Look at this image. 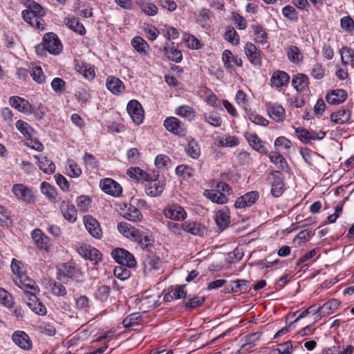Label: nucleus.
I'll use <instances>...</instances> for the list:
<instances>
[{"label":"nucleus","instance_id":"nucleus-10","mask_svg":"<svg viewBox=\"0 0 354 354\" xmlns=\"http://www.w3.org/2000/svg\"><path fill=\"white\" fill-rule=\"evenodd\" d=\"M36 294H26V296H24V299L26 302L27 306L34 313L39 315H44L46 314V308L39 301Z\"/></svg>","mask_w":354,"mask_h":354},{"label":"nucleus","instance_id":"nucleus-25","mask_svg":"<svg viewBox=\"0 0 354 354\" xmlns=\"http://www.w3.org/2000/svg\"><path fill=\"white\" fill-rule=\"evenodd\" d=\"M184 231L189 232L194 235L203 236L206 232L205 227L196 222H184L183 223Z\"/></svg>","mask_w":354,"mask_h":354},{"label":"nucleus","instance_id":"nucleus-4","mask_svg":"<svg viewBox=\"0 0 354 354\" xmlns=\"http://www.w3.org/2000/svg\"><path fill=\"white\" fill-rule=\"evenodd\" d=\"M165 129L179 137H184L187 133V127L179 119L175 117H168L164 121Z\"/></svg>","mask_w":354,"mask_h":354},{"label":"nucleus","instance_id":"nucleus-63","mask_svg":"<svg viewBox=\"0 0 354 354\" xmlns=\"http://www.w3.org/2000/svg\"><path fill=\"white\" fill-rule=\"evenodd\" d=\"M193 173L194 169L192 168L184 165H179L176 168V174L179 176H183L184 178L192 176Z\"/></svg>","mask_w":354,"mask_h":354},{"label":"nucleus","instance_id":"nucleus-3","mask_svg":"<svg viewBox=\"0 0 354 354\" xmlns=\"http://www.w3.org/2000/svg\"><path fill=\"white\" fill-rule=\"evenodd\" d=\"M113 259L122 266L133 268L136 265V261L133 254L123 248H116L111 252Z\"/></svg>","mask_w":354,"mask_h":354},{"label":"nucleus","instance_id":"nucleus-61","mask_svg":"<svg viewBox=\"0 0 354 354\" xmlns=\"http://www.w3.org/2000/svg\"><path fill=\"white\" fill-rule=\"evenodd\" d=\"M228 30L225 34V38L232 45H238L239 44V36L234 28L228 27Z\"/></svg>","mask_w":354,"mask_h":354},{"label":"nucleus","instance_id":"nucleus-31","mask_svg":"<svg viewBox=\"0 0 354 354\" xmlns=\"http://www.w3.org/2000/svg\"><path fill=\"white\" fill-rule=\"evenodd\" d=\"M292 85L297 91L302 92L308 86V77L304 74L299 73L292 78Z\"/></svg>","mask_w":354,"mask_h":354},{"label":"nucleus","instance_id":"nucleus-42","mask_svg":"<svg viewBox=\"0 0 354 354\" xmlns=\"http://www.w3.org/2000/svg\"><path fill=\"white\" fill-rule=\"evenodd\" d=\"M66 25L71 30L81 35H84L86 32L84 26L75 17L66 19Z\"/></svg>","mask_w":354,"mask_h":354},{"label":"nucleus","instance_id":"nucleus-17","mask_svg":"<svg viewBox=\"0 0 354 354\" xmlns=\"http://www.w3.org/2000/svg\"><path fill=\"white\" fill-rule=\"evenodd\" d=\"M12 191L18 199L27 203H30L32 201V192L24 185L15 184L12 187Z\"/></svg>","mask_w":354,"mask_h":354},{"label":"nucleus","instance_id":"nucleus-8","mask_svg":"<svg viewBox=\"0 0 354 354\" xmlns=\"http://www.w3.org/2000/svg\"><path fill=\"white\" fill-rule=\"evenodd\" d=\"M43 41L46 46L47 51L53 55H58L62 50V44L58 37L53 32L44 35Z\"/></svg>","mask_w":354,"mask_h":354},{"label":"nucleus","instance_id":"nucleus-21","mask_svg":"<svg viewBox=\"0 0 354 354\" xmlns=\"http://www.w3.org/2000/svg\"><path fill=\"white\" fill-rule=\"evenodd\" d=\"M267 111L270 117L276 122H282L285 118V109L281 105L269 102Z\"/></svg>","mask_w":354,"mask_h":354},{"label":"nucleus","instance_id":"nucleus-7","mask_svg":"<svg viewBox=\"0 0 354 354\" xmlns=\"http://www.w3.org/2000/svg\"><path fill=\"white\" fill-rule=\"evenodd\" d=\"M15 284L19 286L26 294H34L39 292V288L34 280L28 278L26 274L24 276L16 277L14 279Z\"/></svg>","mask_w":354,"mask_h":354},{"label":"nucleus","instance_id":"nucleus-45","mask_svg":"<svg viewBox=\"0 0 354 354\" xmlns=\"http://www.w3.org/2000/svg\"><path fill=\"white\" fill-rule=\"evenodd\" d=\"M342 64L346 65L351 64L354 65V50L348 47H343L340 50Z\"/></svg>","mask_w":354,"mask_h":354},{"label":"nucleus","instance_id":"nucleus-44","mask_svg":"<svg viewBox=\"0 0 354 354\" xmlns=\"http://www.w3.org/2000/svg\"><path fill=\"white\" fill-rule=\"evenodd\" d=\"M164 53L169 59L176 63L180 62L183 59L181 52L174 47H165Z\"/></svg>","mask_w":354,"mask_h":354},{"label":"nucleus","instance_id":"nucleus-64","mask_svg":"<svg viewBox=\"0 0 354 354\" xmlns=\"http://www.w3.org/2000/svg\"><path fill=\"white\" fill-rule=\"evenodd\" d=\"M65 82L59 77L54 78L51 82V87L57 93H63L65 89Z\"/></svg>","mask_w":354,"mask_h":354},{"label":"nucleus","instance_id":"nucleus-20","mask_svg":"<svg viewBox=\"0 0 354 354\" xmlns=\"http://www.w3.org/2000/svg\"><path fill=\"white\" fill-rule=\"evenodd\" d=\"M79 270L77 269L73 263H66L62 264L58 268V277L60 280L64 278H74L77 277Z\"/></svg>","mask_w":354,"mask_h":354},{"label":"nucleus","instance_id":"nucleus-15","mask_svg":"<svg viewBox=\"0 0 354 354\" xmlns=\"http://www.w3.org/2000/svg\"><path fill=\"white\" fill-rule=\"evenodd\" d=\"M9 104L23 113H31L32 106L28 100L19 96H12L9 99Z\"/></svg>","mask_w":354,"mask_h":354},{"label":"nucleus","instance_id":"nucleus-12","mask_svg":"<svg viewBox=\"0 0 354 354\" xmlns=\"http://www.w3.org/2000/svg\"><path fill=\"white\" fill-rule=\"evenodd\" d=\"M78 254L82 257L95 261L97 263L102 259L100 251L90 245L83 244L77 249Z\"/></svg>","mask_w":354,"mask_h":354},{"label":"nucleus","instance_id":"nucleus-34","mask_svg":"<svg viewBox=\"0 0 354 354\" xmlns=\"http://www.w3.org/2000/svg\"><path fill=\"white\" fill-rule=\"evenodd\" d=\"M133 240L137 241L139 245L145 250H149L154 242L151 235L146 234L140 231L138 236H136Z\"/></svg>","mask_w":354,"mask_h":354},{"label":"nucleus","instance_id":"nucleus-49","mask_svg":"<svg viewBox=\"0 0 354 354\" xmlns=\"http://www.w3.org/2000/svg\"><path fill=\"white\" fill-rule=\"evenodd\" d=\"M138 5L141 10L149 16H154L158 13V9L154 3L142 1L138 3Z\"/></svg>","mask_w":354,"mask_h":354},{"label":"nucleus","instance_id":"nucleus-27","mask_svg":"<svg viewBox=\"0 0 354 354\" xmlns=\"http://www.w3.org/2000/svg\"><path fill=\"white\" fill-rule=\"evenodd\" d=\"M22 17L24 20L30 24L32 27L37 29H44V21L42 19L37 18V17L29 10H25L22 12Z\"/></svg>","mask_w":354,"mask_h":354},{"label":"nucleus","instance_id":"nucleus-13","mask_svg":"<svg viewBox=\"0 0 354 354\" xmlns=\"http://www.w3.org/2000/svg\"><path fill=\"white\" fill-rule=\"evenodd\" d=\"M59 203V209L64 218L70 223H74L77 220V210L75 206L68 201L62 198Z\"/></svg>","mask_w":354,"mask_h":354},{"label":"nucleus","instance_id":"nucleus-37","mask_svg":"<svg viewBox=\"0 0 354 354\" xmlns=\"http://www.w3.org/2000/svg\"><path fill=\"white\" fill-rule=\"evenodd\" d=\"M223 60L224 62V64L226 68L230 69L232 66V62L236 64L238 66H242V60L241 58H238L237 57H234L232 53L228 50H225L223 53Z\"/></svg>","mask_w":354,"mask_h":354},{"label":"nucleus","instance_id":"nucleus-47","mask_svg":"<svg viewBox=\"0 0 354 354\" xmlns=\"http://www.w3.org/2000/svg\"><path fill=\"white\" fill-rule=\"evenodd\" d=\"M246 138L250 145L256 151L262 152L263 151V142L259 137L254 133H247Z\"/></svg>","mask_w":354,"mask_h":354},{"label":"nucleus","instance_id":"nucleus-62","mask_svg":"<svg viewBox=\"0 0 354 354\" xmlns=\"http://www.w3.org/2000/svg\"><path fill=\"white\" fill-rule=\"evenodd\" d=\"M187 297L189 298V300L185 304L186 309L195 308L198 306H201L205 301L204 297H194L192 298H191L189 297Z\"/></svg>","mask_w":354,"mask_h":354},{"label":"nucleus","instance_id":"nucleus-1","mask_svg":"<svg viewBox=\"0 0 354 354\" xmlns=\"http://www.w3.org/2000/svg\"><path fill=\"white\" fill-rule=\"evenodd\" d=\"M158 175L150 177L145 186V191L147 196L150 197H158L163 192L166 183L165 180L158 179Z\"/></svg>","mask_w":354,"mask_h":354},{"label":"nucleus","instance_id":"nucleus-5","mask_svg":"<svg viewBox=\"0 0 354 354\" xmlns=\"http://www.w3.org/2000/svg\"><path fill=\"white\" fill-rule=\"evenodd\" d=\"M295 131L299 140L306 145L310 144L313 140H320L326 136V133L322 131L318 132L310 131L301 127L295 128Z\"/></svg>","mask_w":354,"mask_h":354},{"label":"nucleus","instance_id":"nucleus-6","mask_svg":"<svg viewBox=\"0 0 354 354\" xmlns=\"http://www.w3.org/2000/svg\"><path fill=\"white\" fill-rule=\"evenodd\" d=\"M127 111L132 121L137 125L140 124L144 119V110L141 104L132 100L129 102L127 106Z\"/></svg>","mask_w":354,"mask_h":354},{"label":"nucleus","instance_id":"nucleus-56","mask_svg":"<svg viewBox=\"0 0 354 354\" xmlns=\"http://www.w3.org/2000/svg\"><path fill=\"white\" fill-rule=\"evenodd\" d=\"M204 120L213 127H220L222 124V119L216 113H205L203 114Z\"/></svg>","mask_w":354,"mask_h":354},{"label":"nucleus","instance_id":"nucleus-16","mask_svg":"<svg viewBox=\"0 0 354 354\" xmlns=\"http://www.w3.org/2000/svg\"><path fill=\"white\" fill-rule=\"evenodd\" d=\"M259 198V193L257 191H252L239 197L234 203L236 208H244L251 206Z\"/></svg>","mask_w":354,"mask_h":354},{"label":"nucleus","instance_id":"nucleus-30","mask_svg":"<svg viewBox=\"0 0 354 354\" xmlns=\"http://www.w3.org/2000/svg\"><path fill=\"white\" fill-rule=\"evenodd\" d=\"M215 222L221 230H224L230 223V215L227 209L219 210L216 213Z\"/></svg>","mask_w":354,"mask_h":354},{"label":"nucleus","instance_id":"nucleus-54","mask_svg":"<svg viewBox=\"0 0 354 354\" xmlns=\"http://www.w3.org/2000/svg\"><path fill=\"white\" fill-rule=\"evenodd\" d=\"M66 171L68 176L74 178L79 177L82 174L81 169L74 160L71 159L67 160Z\"/></svg>","mask_w":354,"mask_h":354},{"label":"nucleus","instance_id":"nucleus-55","mask_svg":"<svg viewBox=\"0 0 354 354\" xmlns=\"http://www.w3.org/2000/svg\"><path fill=\"white\" fill-rule=\"evenodd\" d=\"M187 153L192 158L196 159L200 156L201 149L196 142L192 140L185 147Z\"/></svg>","mask_w":354,"mask_h":354},{"label":"nucleus","instance_id":"nucleus-33","mask_svg":"<svg viewBox=\"0 0 354 354\" xmlns=\"http://www.w3.org/2000/svg\"><path fill=\"white\" fill-rule=\"evenodd\" d=\"M106 87L113 94H119L124 89L123 82L120 79L114 77H108Z\"/></svg>","mask_w":354,"mask_h":354},{"label":"nucleus","instance_id":"nucleus-39","mask_svg":"<svg viewBox=\"0 0 354 354\" xmlns=\"http://www.w3.org/2000/svg\"><path fill=\"white\" fill-rule=\"evenodd\" d=\"M287 55L290 61L294 64H298L303 59V55L296 46H290L288 48Z\"/></svg>","mask_w":354,"mask_h":354},{"label":"nucleus","instance_id":"nucleus-24","mask_svg":"<svg viewBox=\"0 0 354 354\" xmlns=\"http://www.w3.org/2000/svg\"><path fill=\"white\" fill-rule=\"evenodd\" d=\"M41 191L52 203H59L62 198L58 195L56 189L46 182L41 184Z\"/></svg>","mask_w":354,"mask_h":354},{"label":"nucleus","instance_id":"nucleus-57","mask_svg":"<svg viewBox=\"0 0 354 354\" xmlns=\"http://www.w3.org/2000/svg\"><path fill=\"white\" fill-rule=\"evenodd\" d=\"M0 303L8 308H12L14 305L12 295L2 288H0Z\"/></svg>","mask_w":354,"mask_h":354},{"label":"nucleus","instance_id":"nucleus-26","mask_svg":"<svg viewBox=\"0 0 354 354\" xmlns=\"http://www.w3.org/2000/svg\"><path fill=\"white\" fill-rule=\"evenodd\" d=\"M203 194L206 198L217 204H224L227 202V197L223 193H220V191L216 189H205Z\"/></svg>","mask_w":354,"mask_h":354},{"label":"nucleus","instance_id":"nucleus-14","mask_svg":"<svg viewBox=\"0 0 354 354\" xmlns=\"http://www.w3.org/2000/svg\"><path fill=\"white\" fill-rule=\"evenodd\" d=\"M102 189L113 196H119L122 194L121 185L111 178H105L100 183Z\"/></svg>","mask_w":354,"mask_h":354},{"label":"nucleus","instance_id":"nucleus-28","mask_svg":"<svg viewBox=\"0 0 354 354\" xmlns=\"http://www.w3.org/2000/svg\"><path fill=\"white\" fill-rule=\"evenodd\" d=\"M118 230L125 237L134 239L138 236L139 230L131 226L126 222H120L118 223Z\"/></svg>","mask_w":354,"mask_h":354},{"label":"nucleus","instance_id":"nucleus-46","mask_svg":"<svg viewBox=\"0 0 354 354\" xmlns=\"http://www.w3.org/2000/svg\"><path fill=\"white\" fill-rule=\"evenodd\" d=\"M131 44L139 53L146 54L149 45L147 41L140 37H136L131 41Z\"/></svg>","mask_w":354,"mask_h":354},{"label":"nucleus","instance_id":"nucleus-11","mask_svg":"<svg viewBox=\"0 0 354 354\" xmlns=\"http://www.w3.org/2000/svg\"><path fill=\"white\" fill-rule=\"evenodd\" d=\"M164 215L171 220L181 221L187 217V213L184 208L178 204L167 205L163 211Z\"/></svg>","mask_w":354,"mask_h":354},{"label":"nucleus","instance_id":"nucleus-23","mask_svg":"<svg viewBox=\"0 0 354 354\" xmlns=\"http://www.w3.org/2000/svg\"><path fill=\"white\" fill-rule=\"evenodd\" d=\"M290 80L288 74L283 71H277L273 73L270 82L272 86L277 88L286 86Z\"/></svg>","mask_w":354,"mask_h":354},{"label":"nucleus","instance_id":"nucleus-29","mask_svg":"<svg viewBox=\"0 0 354 354\" xmlns=\"http://www.w3.org/2000/svg\"><path fill=\"white\" fill-rule=\"evenodd\" d=\"M32 237L39 248L45 250H48L50 246L49 239L41 230H35L32 233Z\"/></svg>","mask_w":354,"mask_h":354},{"label":"nucleus","instance_id":"nucleus-50","mask_svg":"<svg viewBox=\"0 0 354 354\" xmlns=\"http://www.w3.org/2000/svg\"><path fill=\"white\" fill-rule=\"evenodd\" d=\"M25 6H27L28 10L32 12L37 18L41 19V17L45 15L44 8L35 1L29 0V2Z\"/></svg>","mask_w":354,"mask_h":354},{"label":"nucleus","instance_id":"nucleus-9","mask_svg":"<svg viewBox=\"0 0 354 354\" xmlns=\"http://www.w3.org/2000/svg\"><path fill=\"white\" fill-rule=\"evenodd\" d=\"M83 221L88 233L95 239H100L102 236V231L99 222L92 216L86 215Z\"/></svg>","mask_w":354,"mask_h":354},{"label":"nucleus","instance_id":"nucleus-53","mask_svg":"<svg viewBox=\"0 0 354 354\" xmlns=\"http://www.w3.org/2000/svg\"><path fill=\"white\" fill-rule=\"evenodd\" d=\"M270 161L276 164L278 168L285 169L288 168V164L283 156L277 152H272L270 154Z\"/></svg>","mask_w":354,"mask_h":354},{"label":"nucleus","instance_id":"nucleus-36","mask_svg":"<svg viewBox=\"0 0 354 354\" xmlns=\"http://www.w3.org/2000/svg\"><path fill=\"white\" fill-rule=\"evenodd\" d=\"M38 160V165L41 170L46 174H53L55 170V165L53 162L46 157L34 156Z\"/></svg>","mask_w":354,"mask_h":354},{"label":"nucleus","instance_id":"nucleus-40","mask_svg":"<svg viewBox=\"0 0 354 354\" xmlns=\"http://www.w3.org/2000/svg\"><path fill=\"white\" fill-rule=\"evenodd\" d=\"M127 174L132 178L136 179L137 180H148L150 178L145 171L141 169L140 167L130 168L127 171Z\"/></svg>","mask_w":354,"mask_h":354},{"label":"nucleus","instance_id":"nucleus-32","mask_svg":"<svg viewBox=\"0 0 354 354\" xmlns=\"http://www.w3.org/2000/svg\"><path fill=\"white\" fill-rule=\"evenodd\" d=\"M351 118V112L345 109L333 112L330 115V120L338 124L346 123Z\"/></svg>","mask_w":354,"mask_h":354},{"label":"nucleus","instance_id":"nucleus-38","mask_svg":"<svg viewBox=\"0 0 354 354\" xmlns=\"http://www.w3.org/2000/svg\"><path fill=\"white\" fill-rule=\"evenodd\" d=\"M250 281L245 279H238L232 282L230 289L228 292H244L249 288Z\"/></svg>","mask_w":354,"mask_h":354},{"label":"nucleus","instance_id":"nucleus-48","mask_svg":"<svg viewBox=\"0 0 354 354\" xmlns=\"http://www.w3.org/2000/svg\"><path fill=\"white\" fill-rule=\"evenodd\" d=\"M76 68L80 73L88 80H93L95 76L93 68L89 64H82L81 65H77Z\"/></svg>","mask_w":354,"mask_h":354},{"label":"nucleus","instance_id":"nucleus-19","mask_svg":"<svg viewBox=\"0 0 354 354\" xmlns=\"http://www.w3.org/2000/svg\"><path fill=\"white\" fill-rule=\"evenodd\" d=\"M244 51L249 61L252 64H261V58L260 55V52L254 44L251 42H248L245 46Z\"/></svg>","mask_w":354,"mask_h":354},{"label":"nucleus","instance_id":"nucleus-59","mask_svg":"<svg viewBox=\"0 0 354 354\" xmlns=\"http://www.w3.org/2000/svg\"><path fill=\"white\" fill-rule=\"evenodd\" d=\"M282 14L284 17L290 21H295L298 19V15L295 8L291 6H286L282 9Z\"/></svg>","mask_w":354,"mask_h":354},{"label":"nucleus","instance_id":"nucleus-43","mask_svg":"<svg viewBox=\"0 0 354 354\" xmlns=\"http://www.w3.org/2000/svg\"><path fill=\"white\" fill-rule=\"evenodd\" d=\"M124 217L131 221H140L142 219V214L140 210L133 205H130L129 208L124 212Z\"/></svg>","mask_w":354,"mask_h":354},{"label":"nucleus","instance_id":"nucleus-41","mask_svg":"<svg viewBox=\"0 0 354 354\" xmlns=\"http://www.w3.org/2000/svg\"><path fill=\"white\" fill-rule=\"evenodd\" d=\"M175 113L182 118L187 119L189 121L193 120L195 117L194 110L193 108L187 105H182L178 106L176 109Z\"/></svg>","mask_w":354,"mask_h":354},{"label":"nucleus","instance_id":"nucleus-51","mask_svg":"<svg viewBox=\"0 0 354 354\" xmlns=\"http://www.w3.org/2000/svg\"><path fill=\"white\" fill-rule=\"evenodd\" d=\"M30 75L38 84H41L45 81L46 77L41 66L32 65L30 68Z\"/></svg>","mask_w":354,"mask_h":354},{"label":"nucleus","instance_id":"nucleus-52","mask_svg":"<svg viewBox=\"0 0 354 354\" xmlns=\"http://www.w3.org/2000/svg\"><path fill=\"white\" fill-rule=\"evenodd\" d=\"M141 320L140 313H135L127 316L123 321L122 324L125 328H131L139 324Z\"/></svg>","mask_w":354,"mask_h":354},{"label":"nucleus","instance_id":"nucleus-22","mask_svg":"<svg viewBox=\"0 0 354 354\" xmlns=\"http://www.w3.org/2000/svg\"><path fill=\"white\" fill-rule=\"evenodd\" d=\"M347 97L346 92L343 89L333 90L326 96V100L330 104H339L345 101Z\"/></svg>","mask_w":354,"mask_h":354},{"label":"nucleus","instance_id":"nucleus-18","mask_svg":"<svg viewBox=\"0 0 354 354\" xmlns=\"http://www.w3.org/2000/svg\"><path fill=\"white\" fill-rule=\"evenodd\" d=\"M12 339L17 346L24 350H29L32 348V342L29 336L24 331H15L12 334Z\"/></svg>","mask_w":354,"mask_h":354},{"label":"nucleus","instance_id":"nucleus-60","mask_svg":"<svg viewBox=\"0 0 354 354\" xmlns=\"http://www.w3.org/2000/svg\"><path fill=\"white\" fill-rule=\"evenodd\" d=\"M292 147L291 142L285 137H279L274 141V147L277 150H280V147L283 148L286 151H288Z\"/></svg>","mask_w":354,"mask_h":354},{"label":"nucleus","instance_id":"nucleus-58","mask_svg":"<svg viewBox=\"0 0 354 354\" xmlns=\"http://www.w3.org/2000/svg\"><path fill=\"white\" fill-rule=\"evenodd\" d=\"M253 29H254V32L255 34V39H254L255 41L257 43H259V44L266 43L268 36H267V33L263 29V28L261 26H254Z\"/></svg>","mask_w":354,"mask_h":354},{"label":"nucleus","instance_id":"nucleus-35","mask_svg":"<svg viewBox=\"0 0 354 354\" xmlns=\"http://www.w3.org/2000/svg\"><path fill=\"white\" fill-rule=\"evenodd\" d=\"M12 225V221L9 212L1 205H0V227L8 228ZM4 236V234L0 229V238Z\"/></svg>","mask_w":354,"mask_h":354},{"label":"nucleus","instance_id":"nucleus-2","mask_svg":"<svg viewBox=\"0 0 354 354\" xmlns=\"http://www.w3.org/2000/svg\"><path fill=\"white\" fill-rule=\"evenodd\" d=\"M271 183V193L274 197H279L285 190L283 176L279 171H272L268 177Z\"/></svg>","mask_w":354,"mask_h":354}]
</instances>
